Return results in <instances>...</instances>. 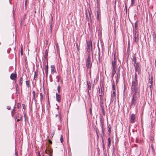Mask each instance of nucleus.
Returning <instances> with one entry per match:
<instances>
[{
	"instance_id": "obj_17",
	"label": "nucleus",
	"mask_w": 156,
	"mask_h": 156,
	"mask_svg": "<svg viewBox=\"0 0 156 156\" xmlns=\"http://www.w3.org/2000/svg\"><path fill=\"white\" fill-rule=\"evenodd\" d=\"M104 101L103 100H100V105L102 108L103 107Z\"/></svg>"
},
{
	"instance_id": "obj_42",
	"label": "nucleus",
	"mask_w": 156,
	"mask_h": 156,
	"mask_svg": "<svg viewBox=\"0 0 156 156\" xmlns=\"http://www.w3.org/2000/svg\"><path fill=\"white\" fill-rule=\"evenodd\" d=\"M13 111H12V112H11V113H12V116H13V115H12Z\"/></svg>"
},
{
	"instance_id": "obj_44",
	"label": "nucleus",
	"mask_w": 156,
	"mask_h": 156,
	"mask_svg": "<svg viewBox=\"0 0 156 156\" xmlns=\"http://www.w3.org/2000/svg\"><path fill=\"white\" fill-rule=\"evenodd\" d=\"M155 67H156V61H155Z\"/></svg>"
},
{
	"instance_id": "obj_21",
	"label": "nucleus",
	"mask_w": 156,
	"mask_h": 156,
	"mask_svg": "<svg viewBox=\"0 0 156 156\" xmlns=\"http://www.w3.org/2000/svg\"><path fill=\"white\" fill-rule=\"evenodd\" d=\"M149 82L150 84H152V83H153L152 78H151V80L150 79L149 80Z\"/></svg>"
},
{
	"instance_id": "obj_9",
	"label": "nucleus",
	"mask_w": 156,
	"mask_h": 156,
	"mask_svg": "<svg viewBox=\"0 0 156 156\" xmlns=\"http://www.w3.org/2000/svg\"><path fill=\"white\" fill-rule=\"evenodd\" d=\"M17 75L16 73H12L10 75V78L12 80H16V78Z\"/></svg>"
},
{
	"instance_id": "obj_19",
	"label": "nucleus",
	"mask_w": 156,
	"mask_h": 156,
	"mask_svg": "<svg viewBox=\"0 0 156 156\" xmlns=\"http://www.w3.org/2000/svg\"><path fill=\"white\" fill-rule=\"evenodd\" d=\"M133 61L134 64L135 63L136 64V63H137L136 62V57L135 56H133Z\"/></svg>"
},
{
	"instance_id": "obj_30",
	"label": "nucleus",
	"mask_w": 156,
	"mask_h": 156,
	"mask_svg": "<svg viewBox=\"0 0 156 156\" xmlns=\"http://www.w3.org/2000/svg\"><path fill=\"white\" fill-rule=\"evenodd\" d=\"M21 119V116H20V117L17 119V122H19L20 120Z\"/></svg>"
},
{
	"instance_id": "obj_34",
	"label": "nucleus",
	"mask_w": 156,
	"mask_h": 156,
	"mask_svg": "<svg viewBox=\"0 0 156 156\" xmlns=\"http://www.w3.org/2000/svg\"><path fill=\"white\" fill-rule=\"evenodd\" d=\"M152 87V84H151L149 85L150 88L151 89Z\"/></svg>"
},
{
	"instance_id": "obj_15",
	"label": "nucleus",
	"mask_w": 156,
	"mask_h": 156,
	"mask_svg": "<svg viewBox=\"0 0 156 156\" xmlns=\"http://www.w3.org/2000/svg\"><path fill=\"white\" fill-rule=\"evenodd\" d=\"M48 70V66L47 65L46 66H45V72L46 73V76H47Z\"/></svg>"
},
{
	"instance_id": "obj_20",
	"label": "nucleus",
	"mask_w": 156,
	"mask_h": 156,
	"mask_svg": "<svg viewBox=\"0 0 156 156\" xmlns=\"http://www.w3.org/2000/svg\"><path fill=\"white\" fill-rule=\"evenodd\" d=\"M104 94V93H101V94H100L99 95L100 97V100H103V98H102V97L103 96V95Z\"/></svg>"
},
{
	"instance_id": "obj_35",
	"label": "nucleus",
	"mask_w": 156,
	"mask_h": 156,
	"mask_svg": "<svg viewBox=\"0 0 156 156\" xmlns=\"http://www.w3.org/2000/svg\"><path fill=\"white\" fill-rule=\"evenodd\" d=\"M108 132H109V133H111V129H108Z\"/></svg>"
},
{
	"instance_id": "obj_24",
	"label": "nucleus",
	"mask_w": 156,
	"mask_h": 156,
	"mask_svg": "<svg viewBox=\"0 0 156 156\" xmlns=\"http://www.w3.org/2000/svg\"><path fill=\"white\" fill-rule=\"evenodd\" d=\"M60 141L61 143H62L63 142V139L62 137V136L61 135V137H60Z\"/></svg>"
},
{
	"instance_id": "obj_36",
	"label": "nucleus",
	"mask_w": 156,
	"mask_h": 156,
	"mask_svg": "<svg viewBox=\"0 0 156 156\" xmlns=\"http://www.w3.org/2000/svg\"><path fill=\"white\" fill-rule=\"evenodd\" d=\"M27 0H26V1H25V6H26V5H27Z\"/></svg>"
},
{
	"instance_id": "obj_7",
	"label": "nucleus",
	"mask_w": 156,
	"mask_h": 156,
	"mask_svg": "<svg viewBox=\"0 0 156 156\" xmlns=\"http://www.w3.org/2000/svg\"><path fill=\"white\" fill-rule=\"evenodd\" d=\"M135 115L132 114H131L130 116V122L131 123H133L135 122Z\"/></svg>"
},
{
	"instance_id": "obj_46",
	"label": "nucleus",
	"mask_w": 156,
	"mask_h": 156,
	"mask_svg": "<svg viewBox=\"0 0 156 156\" xmlns=\"http://www.w3.org/2000/svg\"><path fill=\"white\" fill-rule=\"evenodd\" d=\"M97 15H98V14L97 13Z\"/></svg>"
},
{
	"instance_id": "obj_41",
	"label": "nucleus",
	"mask_w": 156,
	"mask_h": 156,
	"mask_svg": "<svg viewBox=\"0 0 156 156\" xmlns=\"http://www.w3.org/2000/svg\"><path fill=\"white\" fill-rule=\"evenodd\" d=\"M49 143H50V144H51V143H52V142H51V140H49Z\"/></svg>"
},
{
	"instance_id": "obj_47",
	"label": "nucleus",
	"mask_w": 156,
	"mask_h": 156,
	"mask_svg": "<svg viewBox=\"0 0 156 156\" xmlns=\"http://www.w3.org/2000/svg\"><path fill=\"white\" fill-rule=\"evenodd\" d=\"M15 80V83H16V80Z\"/></svg>"
},
{
	"instance_id": "obj_11",
	"label": "nucleus",
	"mask_w": 156,
	"mask_h": 156,
	"mask_svg": "<svg viewBox=\"0 0 156 156\" xmlns=\"http://www.w3.org/2000/svg\"><path fill=\"white\" fill-rule=\"evenodd\" d=\"M56 100L58 102H60L61 101V97L60 95L57 93L56 94Z\"/></svg>"
},
{
	"instance_id": "obj_13",
	"label": "nucleus",
	"mask_w": 156,
	"mask_h": 156,
	"mask_svg": "<svg viewBox=\"0 0 156 156\" xmlns=\"http://www.w3.org/2000/svg\"><path fill=\"white\" fill-rule=\"evenodd\" d=\"M115 91H113L112 93L111 94V99L112 100H114L115 99Z\"/></svg>"
},
{
	"instance_id": "obj_23",
	"label": "nucleus",
	"mask_w": 156,
	"mask_h": 156,
	"mask_svg": "<svg viewBox=\"0 0 156 156\" xmlns=\"http://www.w3.org/2000/svg\"><path fill=\"white\" fill-rule=\"evenodd\" d=\"M37 72L36 71L35 72V73H34V78H35V77H37Z\"/></svg>"
},
{
	"instance_id": "obj_22",
	"label": "nucleus",
	"mask_w": 156,
	"mask_h": 156,
	"mask_svg": "<svg viewBox=\"0 0 156 156\" xmlns=\"http://www.w3.org/2000/svg\"><path fill=\"white\" fill-rule=\"evenodd\" d=\"M16 93H17V92L18 91L19 88L18 86V84H17L16 87Z\"/></svg>"
},
{
	"instance_id": "obj_4",
	"label": "nucleus",
	"mask_w": 156,
	"mask_h": 156,
	"mask_svg": "<svg viewBox=\"0 0 156 156\" xmlns=\"http://www.w3.org/2000/svg\"><path fill=\"white\" fill-rule=\"evenodd\" d=\"M134 66L135 69V72H137L138 74L141 73L140 68V66L139 63L137 62L134 64Z\"/></svg>"
},
{
	"instance_id": "obj_10",
	"label": "nucleus",
	"mask_w": 156,
	"mask_h": 156,
	"mask_svg": "<svg viewBox=\"0 0 156 156\" xmlns=\"http://www.w3.org/2000/svg\"><path fill=\"white\" fill-rule=\"evenodd\" d=\"M120 69H119V67L118 71L117 73V75L116 76V82H117L119 79V78L120 77Z\"/></svg>"
},
{
	"instance_id": "obj_12",
	"label": "nucleus",
	"mask_w": 156,
	"mask_h": 156,
	"mask_svg": "<svg viewBox=\"0 0 156 156\" xmlns=\"http://www.w3.org/2000/svg\"><path fill=\"white\" fill-rule=\"evenodd\" d=\"M138 73L137 72H135V77L134 80L132 81V82H135L137 83V75Z\"/></svg>"
},
{
	"instance_id": "obj_18",
	"label": "nucleus",
	"mask_w": 156,
	"mask_h": 156,
	"mask_svg": "<svg viewBox=\"0 0 156 156\" xmlns=\"http://www.w3.org/2000/svg\"><path fill=\"white\" fill-rule=\"evenodd\" d=\"M23 79L22 77L20 78L19 81V84L20 86L22 85L23 82Z\"/></svg>"
},
{
	"instance_id": "obj_26",
	"label": "nucleus",
	"mask_w": 156,
	"mask_h": 156,
	"mask_svg": "<svg viewBox=\"0 0 156 156\" xmlns=\"http://www.w3.org/2000/svg\"><path fill=\"white\" fill-rule=\"evenodd\" d=\"M134 3V0H131V5H133Z\"/></svg>"
},
{
	"instance_id": "obj_43",
	"label": "nucleus",
	"mask_w": 156,
	"mask_h": 156,
	"mask_svg": "<svg viewBox=\"0 0 156 156\" xmlns=\"http://www.w3.org/2000/svg\"><path fill=\"white\" fill-rule=\"evenodd\" d=\"M101 93H103V92H103V91L102 89H101Z\"/></svg>"
},
{
	"instance_id": "obj_27",
	"label": "nucleus",
	"mask_w": 156,
	"mask_h": 156,
	"mask_svg": "<svg viewBox=\"0 0 156 156\" xmlns=\"http://www.w3.org/2000/svg\"><path fill=\"white\" fill-rule=\"evenodd\" d=\"M26 85L28 86V87H29V83L28 81H26Z\"/></svg>"
},
{
	"instance_id": "obj_38",
	"label": "nucleus",
	"mask_w": 156,
	"mask_h": 156,
	"mask_svg": "<svg viewBox=\"0 0 156 156\" xmlns=\"http://www.w3.org/2000/svg\"><path fill=\"white\" fill-rule=\"evenodd\" d=\"M135 27L136 29H137V24L136 23L135 24Z\"/></svg>"
},
{
	"instance_id": "obj_8",
	"label": "nucleus",
	"mask_w": 156,
	"mask_h": 156,
	"mask_svg": "<svg viewBox=\"0 0 156 156\" xmlns=\"http://www.w3.org/2000/svg\"><path fill=\"white\" fill-rule=\"evenodd\" d=\"M135 33V35L134 36V40L136 42H137L139 40V38H138V34L137 33L136 31L134 32V33Z\"/></svg>"
},
{
	"instance_id": "obj_14",
	"label": "nucleus",
	"mask_w": 156,
	"mask_h": 156,
	"mask_svg": "<svg viewBox=\"0 0 156 156\" xmlns=\"http://www.w3.org/2000/svg\"><path fill=\"white\" fill-rule=\"evenodd\" d=\"M51 73H53L55 72L56 71L55 69V67L53 65H52L51 66Z\"/></svg>"
},
{
	"instance_id": "obj_39",
	"label": "nucleus",
	"mask_w": 156,
	"mask_h": 156,
	"mask_svg": "<svg viewBox=\"0 0 156 156\" xmlns=\"http://www.w3.org/2000/svg\"><path fill=\"white\" fill-rule=\"evenodd\" d=\"M111 143H108V147H110V146H111Z\"/></svg>"
},
{
	"instance_id": "obj_28",
	"label": "nucleus",
	"mask_w": 156,
	"mask_h": 156,
	"mask_svg": "<svg viewBox=\"0 0 156 156\" xmlns=\"http://www.w3.org/2000/svg\"><path fill=\"white\" fill-rule=\"evenodd\" d=\"M33 96H34V98H35V92L34 91H33Z\"/></svg>"
},
{
	"instance_id": "obj_25",
	"label": "nucleus",
	"mask_w": 156,
	"mask_h": 156,
	"mask_svg": "<svg viewBox=\"0 0 156 156\" xmlns=\"http://www.w3.org/2000/svg\"><path fill=\"white\" fill-rule=\"evenodd\" d=\"M60 87L59 86H58L57 87L58 92V93H60Z\"/></svg>"
},
{
	"instance_id": "obj_3",
	"label": "nucleus",
	"mask_w": 156,
	"mask_h": 156,
	"mask_svg": "<svg viewBox=\"0 0 156 156\" xmlns=\"http://www.w3.org/2000/svg\"><path fill=\"white\" fill-rule=\"evenodd\" d=\"M92 65V62L90 55L88 54V56L86 61V66L87 69H90Z\"/></svg>"
},
{
	"instance_id": "obj_6",
	"label": "nucleus",
	"mask_w": 156,
	"mask_h": 156,
	"mask_svg": "<svg viewBox=\"0 0 156 156\" xmlns=\"http://www.w3.org/2000/svg\"><path fill=\"white\" fill-rule=\"evenodd\" d=\"M136 94H133V97L131 103L132 105H135L136 103L137 99Z\"/></svg>"
},
{
	"instance_id": "obj_45",
	"label": "nucleus",
	"mask_w": 156,
	"mask_h": 156,
	"mask_svg": "<svg viewBox=\"0 0 156 156\" xmlns=\"http://www.w3.org/2000/svg\"><path fill=\"white\" fill-rule=\"evenodd\" d=\"M15 107H14V108L13 109V111H14V109H15Z\"/></svg>"
},
{
	"instance_id": "obj_40",
	"label": "nucleus",
	"mask_w": 156,
	"mask_h": 156,
	"mask_svg": "<svg viewBox=\"0 0 156 156\" xmlns=\"http://www.w3.org/2000/svg\"><path fill=\"white\" fill-rule=\"evenodd\" d=\"M108 129H111V126L110 125H109L108 126Z\"/></svg>"
},
{
	"instance_id": "obj_37",
	"label": "nucleus",
	"mask_w": 156,
	"mask_h": 156,
	"mask_svg": "<svg viewBox=\"0 0 156 156\" xmlns=\"http://www.w3.org/2000/svg\"><path fill=\"white\" fill-rule=\"evenodd\" d=\"M102 132H103V133H104V132H105V129H104L103 128H102Z\"/></svg>"
},
{
	"instance_id": "obj_48",
	"label": "nucleus",
	"mask_w": 156,
	"mask_h": 156,
	"mask_svg": "<svg viewBox=\"0 0 156 156\" xmlns=\"http://www.w3.org/2000/svg\"><path fill=\"white\" fill-rule=\"evenodd\" d=\"M99 91L100 93V89L99 90Z\"/></svg>"
},
{
	"instance_id": "obj_29",
	"label": "nucleus",
	"mask_w": 156,
	"mask_h": 156,
	"mask_svg": "<svg viewBox=\"0 0 156 156\" xmlns=\"http://www.w3.org/2000/svg\"><path fill=\"white\" fill-rule=\"evenodd\" d=\"M108 143H111V140L110 137H109L108 138Z\"/></svg>"
},
{
	"instance_id": "obj_33",
	"label": "nucleus",
	"mask_w": 156,
	"mask_h": 156,
	"mask_svg": "<svg viewBox=\"0 0 156 156\" xmlns=\"http://www.w3.org/2000/svg\"><path fill=\"white\" fill-rule=\"evenodd\" d=\"M19 115L18 114L16 116V119L18 117H19Z\"/></svg>"
},
{
	"instance_id": "obj_32",
	"label": "nucleus",
	"mask_w": 156,
	"mask_h": 156,
	"mask_svg": "<svg viewBox=\"0 0 156 156\" xmlns=\"http://www.w3.org/2000/svg\"><path fill=\"white\" fill-rule=\"evenodd\" d=\"M102 111H103V114L104 115H105V111H104V109L103 108V107L102 108Z\"/></svg>"
},
{
	"instance_id": "obj_1",
	"label": "nucleus",
	"mask_w": 156,
	"mask_h": 156,
	"mask_svg": "<svg viewBox=\"0 0 156 156\" xmlns=\"http://www.w3.org/2000/svg\"><path fill=\"white\" fill-rule=\"evenodd\" d=\"M116 59L114 58V60L112 62V78L116 72L118 67L116 65Z\"/></svg>"
},
{
	"instance_id": "obj_31",
	"label": "nucleus",
	"mask_w": 156,
	"mask_h": 156,
	"mask_svg": "<svg viewBox=\"0 0 156 156\" xmlns=\"http://www.w3.org/2000/svg\"><path fill=\"white\" fill-rule=\"evenodd\" d=\"M7 108L8 110H10L11 109V107L10 106H8L7 107Z\"/></svg>"
},
{
	"instance_id": "obj_5",
	"label": "nucleus",
	"mask_w": 156,
	"mask_h": 156,
	"mask_svg": "<svg viewBox=\"0 0 156 156\" xmlns=\"http://www.w3.org/2000/svg\"><path fill=\"white\" fill-rule=\"evenodd\" d=\"M87 49L88 52H89L92 49V45L91 41L87 42Z\"/></svg>"
},
{
	"instance_id": "obj_16",
	"label": "nucleus",
	"mask_w": 156,
	"mask_h": 156,
	"mask_svg": "<svg viewBox=\"0 0 156 156\" xmlns=\"http://www.w3.org/2000/svg\"><path fill=\"white\" fill-rule=\"evenodd\" d=\"M91 84L89 82H87V88L89 90H90L91 89V86H90Z\"/></svg>"
},
{
	"instance_id": "obj_2",
	"label": "nucleus",
	"mask_w": 156,
	"mask_h": 156,
	"mask_svg": "<svg viewBox=\"0 0 156 156\" xmlns=\"http://www.w3.org/2000/svg\"><path fill=\"white\" fill-rule=\"evenodd\" d=\"M139 90V87L137 83L132 82L131 86V90L134 93L133 94H136Z\"/></svg>"
}]
</instances>
